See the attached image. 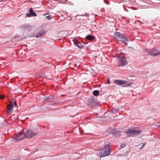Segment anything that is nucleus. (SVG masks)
<instances>
[{
    "label": "nucleus",
    "instance_id": "1",
    "mask_svg": "<svg viewBox=\"0 0 160 160\" xmlns=\"http://www.w3.org/2000/svg\"><path fill=\"white\" fill-rule=\"evenodd\" d=\"M110 152L109 145H106L101 149L99 154L100 157H103L109 155Z\"/></svg>",
    "mask_w": 160,
    "mask_h": 160
},
{
    "label": "nucleus",
    "instance_id": "2",
    "mask_svg": "<svg viewBox=\"0 0 160 160\" xmlns=\"http://www.w3.org/2000/svg\"><path fill=\"white\" fill-rule=\"evenodd\" d=\"M114 35V37L115 38L123 43L127 44L128 42H129V40L126 37L119 32H115Z\"/></svg>",
    "mask_w": 160,
    "mask_h": 160
},
{
    "label": "nucleus",
    "instance_id": "3",
    "mask_svg": "<svg viewBox=\"0 0 160 160\" xmlns=\"http://www.w3.org/2000/svg\"><path fill=\"white\" fill-rule=\"evenodd\" d=\"M37 128L35 129H28L26 131L25 134V137L27 138H31L36 135L38 133V131Z\"/></svg>",
    "mask_w": 160,
    "mask_h": 160
},
{
    "label": "nucleus",
    "instance_id": "4",
    "mask_svg": "<svg viewBox=\"0 0 160 160\" xmlns=\"http://www.w3.org/2000/svg\"><path fill=\"white\" fill-rule=\"evenodd\" d=\"M146 52L148 54L152 56H155L160 55V51L155 48H153L150 50H147Z\"/></svg>",
    "mask_w": 160,
    "mask_h": 160
},
{
    "label": "nucleus",
    "instance_id": "5",
    "mask_svg": "<svg viewBox=\"0 0 160 160\" xmlns=\"http://www.w3.org/2000/svg\"><path fill=\"white\" fill-rule=\"evenodd\" d=\"M140 133V131L131 129H129L128 131L125 132L126 134L129 137L139 134Z\"/></svg>",
    "mask_w": 160,
    "mask_h": 160
},
{
    "label": "nucleus",
    "instance_id": "6",
    "mask_svg": "<svg viewBox=\"0 0 160 160\" xmlns=\"http://www.w3.org/2000/svg\"><path fill=\"white\" fill-rule=\"evenodd\" d=\"M118 66L119 67L124 66L126 65L128 63L126 58L124 57H121L118 58Z\"/></svg>",
    "mask_w": 160,
    "mask_h": 160
},
{
    "label": "nucleus",
    "instance_id": "7",
    "mask_svg": "<svg viewBox=\"0 0 160 160\" xmlns=\"http://www.w3.org/2000/svg\"><path fill=\"white\" fill-rule=\"evenodd\" d=\"M25 137V134H15L14 136V139L17 141H20L23 139Z\"/></svg>",
    "mask_w": 160,
    "mask_h": 160
},
{
    "label": "nucleus",
    "instance_id": "8",
    "mask_svg": "<svg viewBox=\"0 0 160 160\" xmlns=\"http://www.w3.org/2000/svg\"><path fill=\"white\" fill-rule=\"evenodd\" d=\"M88 104L91 108H93L97 105V103L93 99L91 98L88 100Z\"/></svg>",
    "mask_w": 160,
    "mask_h": 160
},
{
    "label": "nucleus",
    "instance_id": "9",
    "mask_svg": "<svg viewBox=\"0 0 160 160\" xmlns=\"http://www.w3.org/2000/svg\"><path fill=\"white\" fill-rule=\"evenodd\" d=\"M114 83L118 85H121L122 87H124V84H127V82L125 80H115L114 81Z\"/></svg>",
    "mask_w": 160,
    "mask_h": 160
},
{
    "label": "nucleus",
    "instance_id": "10",
    "mask_svg": "<svg viewBox=\"0 0 160 160\" xmlns=\"http://www.w3.org/2000/svg\"><path fill=\"white\" fill-rule=\"evenodd\" d=\"M13 105L12 102L11 101L8 105L7 107V112L9 114H11L13 111L12 108Z\"/></svg>",
    "mask_w": 160,
    "mask_h": 160
},
{
    "label": "nucleus",
    "instance_id": "11",
    "mask_svg": "<svg viewBox=\"0 0 160 160\" xmlns=\"http://www.w3.org/2000/svg\"><path fill=\"white\" fill-rule=\"evenodd\" d=\"M26 15L28 17L37 16L36 13L33 11L32 9L31 8L29 9V12L26 14Z\"/></svg>",
    "mask_w": 160,
    "mask_h": 160
},
{
    "label": "nucleus",
    "instance_id": "12",
    "mask_svg": "<svg viewBox=\"0 0 160 160\" xmlns=\"http://www.w3.org/2000/svg\"><path fill=\"white\" fill-rule=\"evenodd\" d=\"M32 27L29 24H25L22 25L21 27V28L23 30H30L32 29Z\"/></svg>",
    "mask_w": 160,
    "mask_h": 160
},
{
    "label": "nucleus",
    "instance_id": "13",
    "mask_svg": "<svg viewBox=\"0 0 160 160\" xmlns=\"http://www.w3.org/2000/svg\"><path fill=\"white\" fill-rule=\"evenodd\" d=\"M74 43L76 46L78 47L79 48H83V46L81 45V42L78 41H74Z\"/></svg>",
    "mask_w": 160,
    "mask_h": 160
},
{
    "label": "nucleus",
    "instance_id": "14",
    "mask_svg": "<svg viewBox=\"0 0 160 160\" xmlns=\"http://www.w3.org/2000/svg\"><path fill=\"white\" fill-rule=\"evenodd\" d=\"M45 32L44 31H43L41 32H39L37 33L36 36V38H38L41 37V36H43L45 34Z\"/></svg>",
    "mask_w": 160,
    "mask_h": 160
},
{
    "label": "nucleus",
    "instance_id": "15",
    "mask_svg": "<svg viewBox=\"0 0 160 160\" xmlns=\"http://www.w3.org/2000/svg\"><path fill=\"white\" fill-rule=\"evenodd\" d=\"M86 38L88 40L92 41L94 38V37L93 36L88 35L86 37Z\"/></svg>",
    "mask_w": 160,
    "mask_h": 160
},
{
    "label": "nucleus",
    "instance_id": "16",
    "mask_svg": "<svg viewBox=\"0 0 160 160\" xmlns=\"http://www.w3.org/2000/svg\"><path fill=\"white\" fill-rule=\"evenodd\" d=\"M110 132L112 134H116L118 133V134H120V132L118 131H116V130L115 129H112L110 130Z\"/></svg>",
    "mask_w": 160,
    "mask_h": 160
},
{
    "label": "nucleus",
    "instance_id": "17",
    "mask_svg": "<svg viewBox=\"0 0 160 160\" xmlns=\"http://www.w3.org/2000/svg\"><path fill=\"white\" fill-rule=\"evenodd\" d=\"M147 143V140L145 139L144 141H142L141 144H142V146L141 147V149L143 147L146 145Z\"/></svg>",
    "mask_w": 160,
    "mask_h": 160
},
{
    "label": "nucleus",
    "instance_id": "18",
    "mask_svg": "<svg viewBox=\"0 0 160 160\" xmlns=\"http://www.w3.org/2000/svg\"><path fill=\"white\" fill-rule=\"evenodd\" d=\"M99 93V92L98 90H95L93 91V94L95 96H98Z\"/></svg>",
    "mask_w": 160,
    "mask_h": 160
},
{
    "label": "nucleus",
    "instance_id": "19",
    "mask_svg": "<svg viewBox=\"0 0 160 160\" xmlns=\"http://www.w3.org/2000/svg\"><path fill=\"white\" fill-rule=\"evenodd\" d=\"M119 110V109L117 108H114L112 109V111L113 113H115L117 112Z\"/></svg>",
    "mask_w": 160,
    "mask_h": 160
},
{
    "label": "nucleus",
    "instance_id": "20",
    "mask_svg": "<svg viewBox=\"0 0 160 160\" xmlns=\"http://www.w3.org/2000/svg\"><path fill=\"white\" fill-rule=\"evenodd\" d=\"M47 18L48 20H51L52 18V16L51 15H49L46 17Z\"/></svg>",
    "mask_w": 160,
    "mask_h": 160
},
{
    "label": "nucleus",
    "instance_id": "21",
    "mask_svg": "<svg viewBox=\"0 0 160 160\" xmlns=\"http://www.w3.org/2000/svg\"><path fill=\"white\" fill-rule=\"evenodd\" d=\"M13 104L15 107H17L18 106L17 105L16 100L14 99H13Z\"/></svg>",
    "mask_w": 160,
    "mask_h": 160
},
{
    "label": "nucleus",
    "instance_id": "22",
    "mask_svg": "<svg viewBox=\"0 0 160 160\" xmlns=\"http://www.w3.org/2000/svg\"><path fill=\"white\" fill-rule=\"evenodd\" d=\"M50 99H51L52 100V98H47V97H45L44 98V99L45 100H50Z\"/></svg>",
    "mask_w": 160,
    "mask_h": 160
},
{
    "label": "nucleus",
    "instance_id": "23",
    "mask_svg": "<svg viewBox=\"0 0 160 160\" xmlns=\"http://www.w3.org/2000/svg\"><path fill=\"white\" fill-rule=\"evenodd\" d=\"M4 98V96L2 95H0V99H3Z\"/></svg>",
    "mask_w": 160,
    "mask_h": 160
},
{
    "label": "nucleus",
    "instance_id": "24",
    "mask_svg": "<svg viewBox=\"0 0 160 160\" xmlns=\"http://www.w3.org/2000/svg\"><path fill=\"white\" fill-rule=\"evenodd\" d=\"M126 146V145L125 144H123L121 145V148H123L124 147Z\"/></svg>",
    "mask_w": 160,
    "mask_h": 160
},
{
    "label": "nucleus",
    "instance_id": "25",
    "mask_svg": "<svg viewBox=\"0 0 160 160\" xmlns=\"http://www.w3.org/2000/svg\"><path fill=\"white\" fill-rule=\"evenodd\" d=\"M104 2L107 4H108L109 3V2L107 0H104Z\"/></svg>",
    "mask_w": 160,
    "mask_h": 160
},
{
    "label": "nucleus",
    "instance_id": "26",
    "mask_svg": "<svg viewBox=\"0 0 160 160\" xmlns=\"http://www.w3.org/2000/svg\"><path fill=\"white\" fill-rule=\"evenodd\" d=\"M108 84H110V81L109 80V79H108Z\"/></svg>",
    "mask_w": 160,
    "mask_h": 160
},
{
    "label": "nucleus",
    "instance_id": "27",
    "mask_svg": "<svg viewBox=\"0 0 160 160\" xmlns=\"http://www.w3.org/2000/svg\"><path fill=\"white\" fill-rule=\"evenodd\" d=\"M157 126H160V124L157 125Z\"/></svg>",
    "mask_w": 160,
    "mask_h": 160
},
{
    "label": "nucleus",
    "instance_id": "28",
    "mask_svg": "<svg viewBox=\"0 0 160 160\" xmlns=\"http://www.w3.org/2000/svg\"><path fill=\"white\" fill-rule=\"evenodd\" d=\"M13 160H17L16 159H13Z\"/></svg>",
    "mask_w": 160,
    "mask_h": 160
},
{
    "label": "nucleus",
    "instance_id": "29",
    "mask_svg": "<svg viewBox=\"0 0 160 160\" xmlns=\"http://www.w3.org/2000/svg\"><path fill=\"white\" fill-rule=\"evenodd\" d=\"M126 10L127 11H128V10L126 9Z\"/></svg>",
    "mask_w": 160,
    "mask_h": 160
}]
</instances>
